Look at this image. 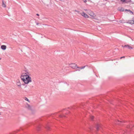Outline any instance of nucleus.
<instances>
[{
  "label": "nucleus",
  "instance_id": "nucleus-1",
  "mask_svg": "<svg viewBox=\"0 0 134 134\" xmlns=\"http://www.w3.org/2000/svg\"><path fill=\"white\" fill-rule=\"evenodd\" d=\"M28 74L29 73L27 72L23 73L21 76V79L26 84H28L29 82H31V78L28 75Z\"/></svg>",
  "mask_w": 134,
  "mask_h": 134
},
{
  "label": "nucleus",
  "instance_id": "nucleus-15",
  "mask_svg": "<svg viewBox=\"0 0 134 134\" xmlns=\"http://www.w3.org/2000/svg\"><path fill=\"white\" fill-rule=\"evenodd\" d=\"M90 118L91 120H92L94 118V116H90Z\"/></svg>",
  "mask_w": 134,
  "mask_h": 134
},
{
  "label": "nucleus",
  "instance_id": "nucleus-16",
  "mask_svg": "<svg viewBox=\"0 0 134 134\" xmlns=\"http://www.w3.org/2000/svg\"><path fill=\"white\" fill-rule=\"evenodd\" d=\"M46 128H47V129L48 130L49 129V127L48 126H47Z\"/></svg>",
  "mask_w": 134,
  "mask_h": 134
},
{
  "label": "nucleus",
  "instance_id": "nucleus-26",
  "mask_svg": "<svg viewBox=\"0 0 134 134\" xmlns=\"http://www.w3.org/2000/svg\"><path fill=\"white\" fill-rule=\"evenodd\" d=\"M3 108L2 107H1L0 108V109H2V108Z\"/></svg>",
  "mask_w": 134,
  "mask_h": 134
},
{
  "label": "nucleus",
  "instance_id": "nucleus-27",
  "mask_svg": "<svg viewBox=\"0 0 134 134\" xmlns=\"http://www.w3.org/2000/svg\"><path fill=\"white\" fill-rule=\"evenodd\" d=\"M0 115H1V114L0 112Z\"/></svg>",
  "mask_w": 134,
  "mask_h": 134
},
{
  "label": "nucleus",
  "instance_id": "nucleus-23",
  "mask_svg": "<svg viewBox=\"0 0 134 134\" xmlns=\"http://www.w3.org/2000/svg\"><path fill=\"white\" fill-rule=\"evenodd\" d=\"M76 71H80V69H77L76 70Z\"/></svg>",
  "mask_w": 134,
  "mask_h": 134
},
{
  "label": "nucleus",
  "instance_id": "nucleus-2",
  "mask_svg": "<svg viewBox=\"0 0 134 134\" xmlns=\"http://www.w3.org/2000/svg\"><path fill=\"white\" fill-rule=\"evenodd\" d=\"M88 13L91 16L93 17L95 16V15L94 13L92 11L90 10H88Z\"/></svg>",
  "mask_w": 134,
  "mask_h": 134
},
{
  "label": "nucleus",
  "instance_id": "nucleus-11",
  "mask_svg": "<svg viewBox=\"0 0 134 134\" xmlns=\"http://www.w3.org/2000/svg\"><path fill=\"white\" fill-rule=\"evenodd\" d=\"M129 22L130 24H134V21L133 20H130L129 21Z\"/></svg>",
  "mask_w": 134,
  "mask_h": 134
},
{
  "label": "nucleus",
  "instance_id": "nucleus-18",
  "mask_svg": "<svg viewBox=\"0 0 134 134\" xmlns=\"http://www.w3.org/2000/svg\"><path fill=\"white\" fill-rule=\"evenodd\" d=\"M84 10L86 11H87V12L88 13V10H87V9H84Z\"/></svg>",
  "mask_w": 134,
  "mask_h": 134
},
{
  "label": "nucleus",
  "instance_id": "nucleus-4",
  "mask_svg": "<svg viewBox=\"0 0 134 134\" xmlns=\"http://www.w3.org/2000/svg\"><path fill=\"white\" fill-rule=\"evenodd\" d=\"M81 14L82 16H84L85 18H88V15L84 12L81 13Z\"/></svg>",
  "mask_w": 134,
  "mask_h": 134
},
{
  "label": "nucleus",
  "instance_id": "nucleus-14",
  "mask_svg": "<svg viewBox=\"0 0 134 134\" xmlns=\"http://www.w3.org/2000/svg\"><path fill=\"white\" fill-rule=\"evenodd\" d=\"M119 10L120 11H123L124 10V9L123 8H121V9H119Z\"/></svg>",
  "mask_w": 134,
  "mask_h": 134
},
{
  "label": "nucleus",
  "instance_id": "nucleus-13",
  "mask_svg": "<svg viewBox=\"0 0 134 134\" xmlns=\"http://www.w3.org/2000/svg\"><path fill=\"white\" fill-rule=\"evenodd\" d=\"M125 11H127L129 12V13H131L132 14H133V12L132 11L130 10L126 9Z\"/></svg>",
  "mask_w": 134,
  "mask_h": 134
},
{
  "label": "nucleus",
  "instance_id": "nucleus-25",
  "mask_svg": "<svg viewBox=\"0 0 134 134\" xmlns=\"http://www.w3.org/2000/svg\"><path fill=\"white\" fill-rule=\"evenodd\" d=\"M39 24V23H36V24L37 25H38V24Z\"/></svg>",
  "mask_w": 134,
  "mask_h": 134
},
{
  "label": "nucleus",
  "instance_id": "nucleus-10",
  "mask_svg": "<svg viewBox=\"0 0 134 134\" xmlns=\"http://www.w3.org/2000/svg\"><path fill=\"white\" fill-rule=\"evenodd\" d=\"M100 126L99 124H97L96 126V128L97 130H98L99 128L100 127Z\"/></svg>",
  "mask_w": 134,
  "mask_h": 134
},
{
  "label": "nucleus",
  "instance_id": "nucleus-22",
  "mask_svg": "<svg viewBox=\"0 0 134 134\" xmlns=\"http://www.w3.org/2000/svg\"><path fill=\"white\" fill-rule=\"evenodd\" d=\"M125 57L124 56L121 57L120 58V59H121L122 58H125Z\"/></svg>",
  "mask_w": 134,
  "mask_h": 134
},
{
  "label": "nucleus",
  "instance_id": "nucleus-5",
  "mask_svg": "<svg viewBox=\"0 0 134 134\" xmlns=\"http://www.w3.org/2000/svg\"><path fill=\"white\" fill-rule=\"evenodd\" d=\"M122 47H126L128 48V49H133V48L130 46H129L128 45H125L124 46L123 45H122Z\"/></svg>",
  "mask_w": 134,
  "mask_h": 134
},
{
  "label": "nucleus",
  "instance_id": "nucleus-30",
  "mask_svg": "<svg viewBox=\"0 0 134 134\" xmlns=\"http://www.w3.org/2000/svg\"><path fill=\"white\" fill-rule=\"evenodd\" d=\"M133 19H134V17L133 18Z\"/></svg>",
  "mask_w": 134,
  "mask_h": 134
},
{
  "label": "nucleus",
  "instance_id": "nucleus-21",
  "mask_svg": "<svg viewBox=\"0 0 134 134\" xmlns=\"http://www.w3.org/2000/svg\"><path fill=\"white\" fill-rule=\"evenodd\" d=\"M83 2H87V1L86 0H83Z\"/></svg>",
  "mask_w": 134,
  "mask_h": 134
},
{
  "label": "nucleus",
  "instance_id": "nucleus-9",
  "mask_svg": "<svg viewBox=\"0 0 134 134\" xmlns=\"http://www.w3.org/2000/svg\"><path fill=\"white\" fill-rule=\"evenodd\" d=\"M6 3L5 2V3H4V1H2V6L4 7L5 8L6 7V5L5 4Z\"/></svg>",
  "mask_w": 134,
  "mask_h": 134
},
{
  "label": "nucleus",
  "instance_id": "nucleus-17",
  "mask_svg": "<svg viewBox=\"0 0 134 134\" xmlns=\"http://www.w3.org/2000/svg\"><path fill=\"white\" fill-rule=\"evenodd\" d=\"M25 100L29 102V100L27 98H25Z\"/></svg>",
  "mask_w": 134,
  "mask_h": 134
},
{
  "label": "nucleus",
  "instance_id": "nucleus-6",
  "mask_svg": "<svg viewBox=\"0 0 134 134\" xmlns=\"http://www.w3.org/2000/svg\"><path fill=\"white\" fill-rule=\"evenodd\" d=\"M29 110H31L32 109L31 107L28 104H27L25 106Z\"/></svg>",
  "mask_w": 134,
  "mask_h": 134
},
{
  "label": "nucleus",
  "instance_id": "nucleus-3",
  "mask_svg": "<svg viewBox=\"0 0 134 134\" xmlns=\"http://www.w3.org/2000/svg\"><path fill=\"white\" fill-rule=\"evenodd\" d=\"M70 66L73 69L78 68V66L75 64L72 63L70 64Z\"/></svg>",
  "mask_w": 134,
  "mask_h": 134
},
{
  "label": "nucleus",
  "instance_id": "nucleus-19",
  "mask_svg": "<svg viewBox=\"0 0 134 134\" xmlns=\"http://www.w3.org/2000/svg\"><path fill=\"white\" fill-rule=\"evenodd\" d=\"M121 1L123 2H125L126 0H121Z\"/></svg>",
  "mask_w": 134,
  "mask_h": 134
},
{
  "label": "nucleus",
  "instance_id": "nucleus-8",
  "mask_svg": "<svg viewBox=\"0 0 134 134\" xmlns=\"http://www.w3.org/2000/svg\"><path fill=\"white\" fill-rule=\"evenodd\" d=\"M16 83L17 85L18 86H21V83L19 80H17Z\"/></svg>",
  "mask_w": 134,
  "mask_h": 134
},
{
  "label": "nucleus",
  "instance_id": "nucleus-7",
  "mask_svg": "<svg viewBox=\"0 0 134 134\" xmlns=\"http://www.w3.org/2000/svg\"><path fill=\"white\" fill-rule=\"evenodd\" d=\"M1 48L3 50H5L6 48V46L4 45H2L1 46Z\"/></svg>",
  "mask_w": 134,
  "mask_h": 134
},
{
  "label": "nucleus",
  "instance_id": "nucleus-28",
  "mask_svg": "<svg viewBox=\"0 0 134 134\" xmlns=\"http://www.w3.org/2000/svg\"><path fill=\"white\" fill-rule=\"evenodd\" d=\"M1 59V58H0V60Z\"/></svg>",
  "mask_w": 134,
  "mask_h": 134
},
{
  "label": "nucleus",
  "instance_id": "nucleus-20",
  "mask_svg": "<svg viewBox=\"0 0 134 134\" xmlns=\"http://www.w3.org/2000/svg\"><path fill=\"white\" fill-rule=\"evenodd\" d=\"M63 116L61 115H59V117L60 118H62Z\"/></svg>",
  "mask_w": 134,
  "mask_h": 134
},
{
  "label": "nucleus",
  "instance_id": "nucleus-12",
  "mask_svg": "<svg viewBox=\"0 0 134 134\" xmlns=\"http://www.w3.org/2000/svg\"><path fill=\"white\" fill-rule=\"evenodd\" d=\"M85 67V66H82L81 67H79L78 66V68L80 69H82L84 68Z\"/></svg>",
  "mask_w": 134,
  "mask_h": 134
},
{
  "label": "nucleus",
  "instance_id": "nucleus-29",
  "mask_svg": "<svg viewBox=\"0 0 134 134\" xmlns=\"http://www.w3.org/2000/svg\"><path fill=\"white\" fill-rule=\"evenodd\" d=\"M75 11H76H76H76V10H75Z\"/></svg>",
  "mask_w": 134,
  "mask_h": 134
},
{
  "label": "nucleus",
  "instance_id": "nucleus-24",
  "mask_svg": "<svg viewBox=\"0 0 134 134\" xmlns=\"http://www.w3.org/2000/svg\"><path fill=\"white\" fill-rule=\"evenodd\" d=\"M36 15L38 16H39V15L38 14H36Z\"/></svg>",
  "mask_w": 134,
  "mask_h": 134
}]
</instances>
